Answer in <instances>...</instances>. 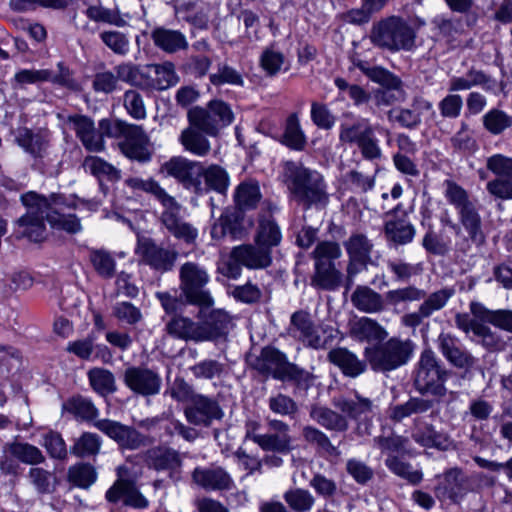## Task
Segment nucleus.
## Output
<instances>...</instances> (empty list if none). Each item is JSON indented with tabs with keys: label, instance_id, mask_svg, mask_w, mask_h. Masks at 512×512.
Masks as SVG:
<instances>
[{
	"label": "nucleus",
	"instance_id": "6ab92c4d",
	"mask_svg": "<svg viewBox=\"0 0 512 512\" xmlns=\"http://www.w3.org/2000/svg\"><path fill=\"white\" fill-rule=\"evenodd\" d=\"M67 121L72 125L76 137L87 151L92 153L104 151L103 133L95 127L93 119L86 115L74 114L69 115Z\"/></svg>",
	"mask_w": 512,
	"mask_h": 512
},
{
	"label": "nucleus",
	"instance_id": "864d4df0",
	"mask_svg": "<svg viewBox=\"0 0 512 512\" xmlns=\"http://www.w3.org/2000/svg\"><path fill=\"white\" fill-rule=\"evenodd\" d=\"M385 465L391 472L411 484H419L423 479V473L420 470L413 469L411 464L402 461L394 455H388Z\"/></svg>",
	"mask_w": 512,
	"mask_h": 512
},
{
	"label": "nucleus",
	"instance_id": "79ce46f5",
	"mask_svg": "<svg viewBox=\"0 0 512 512\" xmlns=\"http://www.w3.org/2000/svg\"><path fill=\"white\" fill-rule=\"evenodd\" d=\"M421 244L427 253L436 256L447 255L452 247V241L445 236L444 231L437 232L431 225L424 234Z\"/></svg>",
	"mask_w": 512,
	"mask_h": 512
},
{
	"label": "nucleus",
	"instance_id": "ddd939ff",
	"mask_svg": "<svg viewBox=\"0 0 512 512\" xmlns=\"http://www.w3.org/2000/svg\"><path fill=\"white\" fill-rule=\"evenodd\" d=\"M184 414L190 424L201 427H209L224 417V411L218 401L203 394L192 396Z\"/></svg>",
	"mask_w": 512,
	"mask_h": 512
},
{
	"label": "nucleus",
	"instance_id": "052dcab7",
	"mask_svg": "<svg viewBox=\"0 0 512 512\" xmlns=\"http://www.w3.org/2000/svg\"><path fill=\"white\" fill-rule=\"evenodd\" d=\"M454 150L462 153H471L476 150L477 143L473 132L466 122H461L459 129L450 139Z\"/></svg>",
	"mask_w": 512,
	"mask_h": 512
},
{
	"label": "nucleus",
	"instance_id": "f3484780",
	"mask_svg": "<svg viewBox=\"0 0 512 512\" xmlns=\"http://www.w3.org/2000/svg\"><path fill=\"white\" fill-rule=\"evenodd\" d=\"M268 432L265 434L252 433V441L265 451L288 453L291 450L289 425L281 420L268 419Z\"/></svg>",
	"mask_w": 512,
	"mask_h": 512
},
{
	"label": "nucleus",
	"instance_id": "9b49d317",
	"mask_svg": "<svg viewBox=\"0 0 512 512\" xmlns=\"http://www.w3.org/2000/svg\"><path fill=\"white\" fill-rule=\"evenodd\" d=\"M255 369L265 375H271L280 381L300 383L305 380L307 373L297 365L289 362L284 353L273 347L262 349L254 364Z\"/></svg>",
	"mask_w": 512,
	"mask_h": 512
},
{
	"label": "nucleus",
	"instance_id": "dca6fc26",
	"mask_svg": "<svg viewBox=\"0 0 512 512\" xmlns=\"http://www.w3.org/2000/svg\"><path fill=\"white\" fill-rule=\"evenodd\" d=\"M230 186V176L225 168L217 164L204 166L200 162L193 191L204 195L211 191L225 196Z\"/></svg>",
	"mask_w": 512,
	"mask_h": 512
},
{
	"label": "nucleus",
	"instance_id": "de8ad7c7",
	"mask_svg": "<svg viewBox=\"0 0 512 512\" xmlns=\"http://www.w3.org/2000/svg\"><path fill=\"white\" fill-rule=\"evenodd\" d=\"M62 409L85 421H92L98 416V410L95 405L89 399L80 395L65 401Z\"/></svg>",
	"mask_w": 512,
	"mask_h": 512
},
{
	"label": "nucleus",
	"instance_id": "f704fd0d",
	"mask_svg": "<svg viewBox=\"0 0 512 512\" xmlns=\"http://www.w3.org/2000/svg\"><path fill=\"white\" fill-rule=\"evenodd\" d=\"M390 0H361V6L348 10L343 19L349 24H367L374 14L379 13Z\"/></svg>",
	"mask_w": 512,
	"mask_h": 512
},
{
	"label": "nucleus",
	"instance_id": "a18cd8bd",
	"mask_svg": "<svg viewBox=\"0 0 512 512\" xmlns=\"http://www.w3.org/2000/svg\"><path fill=\"white\" fill-rule=\"evenodd\" d=\"M355 66L371 81L382 87H397L401 80L387 69L380 66H370L367 62L359 60Z\"/></svg>",
	"mask_w": 512,
	"mask_h": 512
},
{
	"label": "nucleus",
	"instance_id": "f03ea898",
	"mask_svg": "<svg viewBox=\"0 0 512 512\" xmlns=\"http://www.w3.org/2000/svg\"><path fill=\"white\" fill-rule=\"evenodd\" d=\"M444 196L447 202L452 205L458 215V222H454L448 212L440 217L443 227L450 228L459 239L455 243V249L466 254L471 245L483 246L486 242V235L483 230L482 217L476 204L470 199L469 193L453 180H445Z\"/></svg>",
	"mask_w": 512,
	"mask_h": 512
},
{
	"label": "nucleus",
	"instance_id": "58836bf2",
	"mask_svg": "<svg viewBox=\"0 0 512 512\" xmlns=\"http://www.w3.org/2000/svg\"><path fill=\"white\" fill-rule=\"evenodd\" d=\"M342 274L334 264L315 263V273L311 284L323 290H335L341 282Z\"/></svg>",
	"mask_w": 512,
	"mask_h": 512
},
{
	"label": "nucleus",
	"instance_id": "393cba45",
	"mask_svg": "<svg viewBox=\"0 0 512 512\" xmlns=\"http://www.w3.org/2000/svg\"><path fill=\"white\" fill-rule=\"evenodd\" d=\"M350 336L358 341H381L388 336L386 329L376 320L369 317H360L349 323Z\"/></svg>",
	"mask_w": 512,
	"mask_h": 512
},
{
	"label": "nucleus",
	"instance_id": "6e6d98bb",
	"mask_svg": "<svg viewBox=\"0 0 512 512\" xmlns=\"http://www.w3.org/2000/svg\"><path fill=\"white\" fill-rule=\"evenodd\" d=\"M153 66V89L155 90H166L179 81V77L175 72V67L171 62H165L162 65Z\"/></svg>",
	"mask_w": 512,
	"mask_h": 512
},
{
	"label": "nucleus",
	"instance_id": "4d7b16f0",
	"mask_svg": "<svg viewBox=\"0 0 512 512\" xmlns=\"http://www.w3.org/2000/svg\"><path fill=\"white\" fill-rule=\"evenodd\" d=\"M302 437L310 445L329 455L336 454L337 449L331 443L329 437L320 429L306 425L302 428Z\"/></svg>",
	"mask_w": 512,
	"mask_h": 512
},
{
	"label": "nucleus",
	"instance_id": "9d476101",
	"mask_svg": "<svg viewBox=\"0 0 512 512\" xmlns=\"http://www.w3.org/2000/svg\"><path fill=\"white\" fill-rule=\"evenodd\" d=\"M189 124L200 128L208 136H217L221 129L234 120L231 107L222 100H212L206 107H194L188 112Z\"/></svg>",
	"mask_w": 512,
	"mask_h": 512
},
{
	"label": "nucleus",
	"instance_id": "c03bdc74",
	"mask_svg": "<svg viewBox=\"0 0 512 512\" xmlns=\"http://www.w3.org/2000/svg\"><path fill=\"white\" fill-rule=\"evenodd\" d=\"M386 265L397 283H408L413 277L419 276L423 270L420 263L413 264L401 258L389 259Z\"/></svg>",
	"mask_w": 512,
	"mask_h": 512
},
{
	"label": "nucleus",
	"instance_id": "6e6552de",
	"mask_svg": "<svg viewBox=\"0 0 512 512\" xmlns=\"http://www.w3.org/2000/svg\"><path fill=\"white\" fill-rule=\"evenodd\" d=\"M346 117L352 119L351 122L345 121L339 127V140L347 144H356L367 160L379 159L382 151L379 146V140L375 136V127L370 120L363 117H354L347 114Z\"/></svg>",
	"mask_w": 512,
	"mask_h": 512
},
{
	"label": "nucleus",
	"instance_id": "f257e3e1",
	"mask_svg": "<svg viewBox=\"0 0 512 512\" xmlns=\"http://www.w3.org/2000/svg\"><path fill=\"white\" fill-rule=\"evenodd\" d=\"M21 202L26 207V214L18 219V224L24 228L23 235L34 242L45 238V220L51 226L77 233L81 230L80 220L72 214L62 213L66 206L65 198L59 194H51L46 198L34 191L21 196Z\"/></svg>",
	"mask_w": 512,
	"mask_h": 512
},
{
	"label": "nucleus",
	"instance_id": "49530a36",
	"mask_svg": "<svg viewBox=\"0 0 512 512\" xmlns=\"http://www.w3.org/2000/svg\"><path fill=\"white\" fill-rule=\"evenodd\" d=\"M281 239V230L273 219L263 218L260 220L255 237L257 245L270 250L271 247L279 245Z\"/></svg>",
	"mask_w": 512,
	"mask_h": 512
},
{
	"label": "nucleus",
	"instance_id": "4be33fe9",
	"mask_svg": "<svg viewBox=\"0 0 512 512\" xmlns=\"http://www.w3.org/2000/svg\"><path fill=\"white\" fill-rule=\"evenodd\" d=\"M231 259L250 269H261L271 264V251L262 246L240 245L231 251Z\"/></svg>",
	"mask_w": 512,
	"mask_h": 512
},
{
	"label": "nucleus",
	"instance_id": "e2e57ef3",
	"mask_svg": "<svg viewBox=\"0 0 512 512\" xmlns=\"http://www.w3.org/2000/svg\"><path fill=\"white\" fill-rule=\"evenodd\" d=\"M455 290L450 287H445L440 290L434 291L425 296L424 301L420 304L422 309L430 317L435 312L441 310L446 306L450 298L454 295Z\"/></svg>",
	"mask_w": 512,
	"mask_h": 512
},
{
	"label": "nucleus",
	"instance_id": "7c9ffc66",
	"mask_svg": "<svg viewBox=\"0 0 512 512\" xmlns=\"http://www.w3.org/2000/svg\"><path fill=\"white\" fill-rule=\"evenodd\" d=\"M147 461L149 466L158 471H170L175 473L182 464L179 453L170 448H155L148 451Z\"/></svg>",
	"mask_w": 512,
	"mask_h": 512
},
{
	"label": "nucleus",
	"instance_id": "473e14b6",
	"mask_svg": "<svg viewBox=\"0 0 512 512\" xmlns=\"http://www.w3.org/2000/svg\"><path fill=\"white\" fill-rule=\"evenodd\" d=\"M130 160L141 163L150 161L153 146L140 126L130 124Z\"/></svg>",
	"mask_w": 512,
	"mask_h": 512
},
{
	"label": "nucleus",
	"instance_id": "423d86ee",
	"mask_svg": "<svg viewBox=\"0 0 512 512\" xmlns=\"http://www.w3.org/2000/svg\"><path fill=\"white\" fill-rule=\"evenodd\" d=\"M414 342L393 336L365 349L366 359L375 372L387 373L406 365L413 357Z\"/></svg>",
	"mask_w": 512,
	"mask_h": 512
},
{
	"label": "nucleus",
	"instance_id": "20e7f679",
	"mask_svg": "<svg viewBox=\"0 0 512 512\" xmlns=\"http://www.w3.org/2000/svg\"><path fill=\"white\" fill-rule=\"evenodd\" d=\"M130 188L142 190L151 193L164 207L161 214V221L165 228L177 239L187 244L194 243L198 236V230L190 223L180 217L181 206L174 197L160 187L152 180H143L140 178H130Z\"/></svg>",
	"mask_w": 512,
	"mask_h": 512
},
{
	"label": "nucleus",
	"instance_id": "2eb2a0df",
	"mask_svg": "<svg viewBox=\"0 0 512 512\" xmlns=\"http://www.w3.org/2000/svg\"><path fill=\"white\" fill-rule=\"evenodd\" d=\"M289 334L305 346L321 349L326 346V339L321 335V328L314 324L311 316L304 310L294 312L290 318Z\"/></svg>",
	"mask_w": 512,
	"mask_h": 512
},
{
	"label": "nucleus",
	"instance_id": "4468645a",
	"mask_svg": "<svg viewBox=\"0 0 512 512\" xmlns=\"http://www.w3.org/2000/svg\"><path fill=\"white\" fill-rule=\"evenodd\" d=\"M435 496L440 500L460 502L470 490L469 480L459 468H450L436 476Z\"/></svg>",
	"mask_w": 512,
	"mask_h": 512
},
{
	"label": "nucleus",
	"instance_id": "680f3d73",
	"mask_svg": "<svg viewBox=\"0 0 512 512\" xmlns=\"http://www.w3.org/2000/svg\"><path fill=\"white\" fill-rule=\"evenodd\" d=\"M95 271L103 278H112L115 274V261L109 252L103 249L90 251L89 256Z\"/></svg>",
	"mask_w": 512,
	"mask_h": 512
},
{
	"label": "nucleus",
	"instance_id": "13d9d810",
	"mask_svg": "<svg viewBox=\"0 0 512 512\" xmlns=\"http://www.w3.org/2000/svg\"><path fill=\"white\" fill-rule=\"evenodd\" d=\"M100 447V437L97 434L85 432L75 441L71 453L81 458L95 456Z\"/></svg>",
	"mask_w": 512,
	"mask_h": 512
},
{
	"label": "nucleus",
	"instance_id": "a211bd4d",
	"mask_svg": "<svg viewBox=\"0 0 512 512\" xmlns=\"http://www.w3.org/2000/svg\"><path fill=\"white\" fill-rule=\"evenodd\" d=\"M436 344L443 357L458 369L469 370L476 363L475 357L466 349L462 341L450 332H441Z\"/></svg>",
	"mask_w": 512,
	"mask_h": 512
},
{
	"label": "nucleus",
	"instance_id": "bf43d9fd",
	"mask_svg": "<svg viewBox=\"0 0 512 512\" xmlns=\"http://www.w3.org/2000/svg\"><path fill=\"white\" fill-rule=\"evenodd\" d=\"M484 128L493 135H499L512 125V117L499 109H491L483 116Z\"/></svg>",
	"mask_w": 512,
	"mask_h": 512
},
{
	"label": "nucleus",
	"instance_id": "39448f33",
	"mask_svg": "<svg viewBox=\"0 0 512 512\" xmlns=\"http://www.w3.org/2000/svg\"><path fill=\"white\" fill-rule=\"evenodd\" d=\"M369 40L375 47L391 53L411 51L415 47L416 31L404 18L393 15L372 25Z\"/></svg>",
	"mask_w": 512,
	"mask_h": 512
},
{
	"label": "nucleus",
	"instance_id": "e433bc0d",
	"mask_svg": "<svg viewBox=\"0 0 512 512\" xmlns=\"http://www.w3.org/2000/svg\"><path fill=\"white\" fill-rule=\"evenodd\" d=\"M7 451L11 452V456L19 462L28 465H38L45 461V456L41 450L27 442H19L17 440L5 443Z\"/></svg>",
	"mask_w": 512,
	"mask_h": 512
},
{
	"label": "nucleus",
	"instance_id": "ea45409f",
	"mask_svg": "<svg viewBox=\"0 0 512 512\" xmlns=\"http://www.w3.org/2000/svg\"><path fill=\"white\" fill-rule=\"evenodd\" d=\"M167 330L171 335L181 339L196 342L203 341L199 323L193 322L186 317L177 316L172 318L167 324Z\"/></svg>",
	"mask_w": 512,
	"mask_h": 512
},
{
	"label": "nucleus",
	"instance_id": "4c0bfd02",
	"mask_svg": "<svg viewBox=\"0 0 512 512\" xmlns=\"http://www.w3.org/2000/svg\"><path fill=\"white\" fill-rule=\"evenodd\" d=\"M344 247L349 259L359 261L361 266H365L367 261L370 259L373 244L366 235L355 233L344 242Z\"/></svg>",
	"mask_w": 512,
	"mask_h": 512
},
{
	"label": "nucleus",
	"instance_id": "5701e85b",
	"mask_svg": "<svg viewBox=\"0 0 512 512\" xmlns=\"http://www.w3.org/2000/svg\"><path fill=\"white\" fill-rule=\"evenodd\" d=\"M352 305L360 312L377 314L385 310V298L367 285H358L351 294Z\"/></svg>",
	"mask_w": 512,
	"mask_h": 512
},
{
	"label": "nucleus",
	"instance_id": "cd10ccee",
	"mask_svg": "<svg viewBox=\"0 0 512 512\" xmlns=\"http://www.w3.org/2000/svg\"><path fill=\"white\" fill-rule=\"evenodd\" d=\"M161 378L148 369H130V389L142 396L155 395L160 391Z\"/></svg>",
	"mask_w": 512,
	"mask_h": 512
},
{
	"label": "nucleus",
	"instance_id": "c756f323",
	"mask_svg": "<svg viewBox=\"0 0 512 512\" xmlns=\"http://www.w3.org/2000/svg\"><path fill=\"white\" fill-rule=\"evenodd\" d=\"M179 141L186 151L199 157H205L211 150V144L206 134L203 133L200 128L192 124H189V126L181 132Z\"/></svg>",
	"mask_w": 512,
	"mask_h": 512
},
{
	"label": "nucleus",
	"instance_id": "c9c22d12",
	"mask_svg": "<svg viewBox=\"0 0 512 512\" xmlns=\"http://www.w3.org/2000/svg\"><path fill=\"white\" fill-rule=\"evenodd\" d=\"M261 197L258 183L252 180L240 183L234 192L235 204L241 211L256 208Z\"/></svg>",
	"mask_w": 512,
	"mask_h": 512
},
{
	"label": "nucleus",
	"instance_id": "412c9836",
	"mask_svg": "<svg viewBox=\"0 0 512 512\" xmlns=\"http://www.w3.org/2000/svg\"><path fill=\"white\" fill-rule=\"evenodd\" d=\"M200 162L185 157H172L162 165V171L175 178L188 189H194Z\"/></svg>",
	"mask_w": 512,
	"mask_h": 512
},
{
	"label": "nucleus",
	"instance_id": "2f4dec72",
	"mask_svg": "<svg viewBox=\"0 0 512 512\" xmlns=\"http://www.w3.org/2000/svg\"><path fill=\"white\" fill-rule=\"evenodd\" d=\"M328 359L350 377H356L364 372L365 364L355 354L346 348H336L329 352Z\"/></svg>",
	"mask_w": 512,
	"mask_h": 512
},
{
	"label": "nucleus",
	"instance_id": "09e8293b",
	"mask_svg": "<svg viewBox=\"0 0 512 512\" xmlns=\"http://www.w3.org/2000/svg\"><path fill=\"white\" fill-rule=\"evenodd\" d=\"M119 81L128 82V65H119L116 74L110 71L96 74L93 87L96 91L110 93L116 89Z\"/></svg>",
	"mask_w": 512,
	"mask_h": 512
},
{
	"label": "nucleus",
	"instance_id": "a878e982",
	"mask_svg": "<svg viewBox=\"0 0 512 512\" xmlns=\"http://www.w3.org/2000/svg\"><path fill=\"white\" fill-rule=\"evenodd\" d=\"M310 418L323 428L334 432H345L349 428L348 419L329 407L312 405L309 411Z\"/></svg>",
	"mask_w": 512,
	"mask_h": 512
},
{
	"label": "nucleus",
	"instance_id": "7ed1b4c3",
	"mask_svg": "<svg viewBox=\"0 0 512 512\" xmlns=\"http://www.w3.org/2000/svg\"><path fill=\"white\" fill-rule=\"evenodd\" d=\"M282 180L292 198L307 208L327 202L326 184L322 175L305 167L301 162L285 161Z\"/></svg>",
	"mask_w": 512,
	"mask_h": 512
},
{
	"label": "nucleus",
	"instance_id": "774afa93",
	"mask_svg": "<svg viewBox=\"0 0 512 512\" xmlns=\"http://www.w3.org/2000/svg\"><path fill=\"white\" fill-rule=\"evenodd\" d=\"M224 364L213 359L202 360L193 365L190 370L198 379L212 380L220 378L224 372Z\"/></svg>",
	"mask_w": 512,
	"mask_h": 512
},
{
	"label": "nucleus",
	"instance_id": "0e129e2a",
	"mask_svg": "<svg viewBox=\"0 0 512 512\" xmlns=\"http://www.w3.org/2000/svg\"><path fill=\"white\" fill-rule=\"evenodd\" d=\"M239 233L237 219L230 213L222 214L211 228V237L215 240H220L226 236L235 239Z\"/></svg>",
	"mask_w": 512,
	"mask_h": 512
},
{
	"label": "nucleus",
	"instance_id": "338daca9",
	"mask_svg": "<svg viewBox=\"0 0 512 512\" xmlns=\"http://www.w3.org/2000/svg\"><path fill=\"white\" fill-rule=\"evenodd\" d=\"M68 479L80 488H88L96 481V472L90 464H77L69 468Z\"/></svg>",
	"mask_w": 512,
	"mask_h": 512
},
{
	"label": "nucleus",
	"instance_id": "8fccbe9b",
	"mask_svg": "<svg viewBox=\"0 0 512 512\" xmlns=\"http://www.w3.org/2000/svg\"><path fill=\"white\" fill-rule=\"evenodd\" d=\"M425 295L426 292L423 289L414 285H408L387 291L384 298L385 304L396 307L403 303L420 301Z\"/></svg>",
	"mask_w": 512,
	"mask_h": 512
},
{
	"label": "nucleus",
	"instance_id": "69168bd1",
	"mask_svg": "<svg viewBox=\"0 0 512 512\" xmlns=\"http://www.w3.org/2000/svg\"><path fill=\"white\" fill-rule=\"evenodd\" d=\"M84 167L91 174L101 179L115 181L119 179V172L109 163L99 157H87L84 160Z\"/></svg>",
	"mask_w": 512,
	"mask_h": 512
},
{
	"label": "nucleus",
	"instance_id": "aec40b11",
	"mask_svg": "<svg viewBox=\"0 0 512 512\" xmlns=\"http://www.w3.org/2000/svg\"><path fill=\"white\" fill-rule=\"evenodd\" d=\"M193 481L207 491H223L234 488L231 475L220 466L197 467L192 473Z\"/></svg>",
	"mask_w": 512,
	"mask_h": 512
},
{
	"label": "nucleus",
	"instance_id": "5fc2aeb1",
	"mask_svg": "<svg viewBox=\"0 0 512 512\" xmlns=\"http://www.w3.org/2000/svg\"><path fill=\"white\" fill-rule=\"evenodd\" d=\"M283 143L296 151H301L305 148L306 137L300 128L299 120L295 114L290 115L287 119Z\"/></svg>",
	"mask_w": 512,
	"mask_h": 512
},
{
	"label": "nucleus",
	"instance_id": "1a4fd4ad",
	"mask_svg": "<svg viewBox=\"0 0 512 512\" xmlns=\"http://www.w3.org/2000/svg\"><path fill=\"white\" fill-rule=\"evenodd\" d=\"M180 289L186 301L201 307V313L214 304L210 292L205 288L210 277L206 269L194 262L184 263L179 270Z\"/></svg>",
	"mask_w": 512,
	"mask_h": 512
},
{
	"label": "nucleus",
	"instance_id": "f8f14e48",
	"mask_svg": "<svg viewBox=\"0 0 512 512\" xmlns=\"http://www.w3.org/2000/svg\"><path fill=\"white\" fill-rule=\"evenodd\" d=\"M135 254L140 261L160 272L170 271L177 260L178 252L158 246L150 237L138 236Z\"/></svg>",
	"mask_w": 512,
	"mask_h": 512
},
{
	"label": "nucleus",
	"instance_id": "a19ab883",
	"mask_svg": "<svg viewBox=\"0 0 512 512\" xmlns=\"http://www.w3.org/2000/svg\"><path fill=\"white\" fill-rule=\"evenodd\" d=\"M17 143L34 157H43L48 147V137L44 133H33L29 129H22L16 138Z\"/></svg>",
	"mask_w": 512,
	"mask_h": 512
},
{
	"label": "nucleus",
	"instance_id": "c85d7f7f",
	"mask_svg": "<svg viewBox=\"0 0 512 512\" xmlns=\"http://www.w3.org/2000/svg\"><path fill=\"white\" fill-rule=\"evenodd\" d=\"M231 319L223 310H212L199 323L203 341L213 340L225 335L230 327Z\"/></svg>",
	"mask_w": 512,
	"mask_h": 512
},
{
	"label": "nucleus",
	"instance_id": "603ef678",
	"mask_svg": "<svg viewBox=\"0 0 512 512\" xmlns=\"http://www.w3.org/2000/svg\"><path fill=\"white\" fill-rule=\"evenodd\" d=\"M259 64L267 76L273 77L282 70L285 56L274 45H270L262 51Z\"/></svg>",
	"mask_w": 512,
	"mask_h": 512
},
{
	"label": "nucleus",
	"instance_id": "37998d69",
	"mask_svg": "<svg viewBox=\"0 0 512 512\" xmlns=\"http://www.w3.org/2000/svg\"><path fill=\"white\" fill-rule=\"evenodd\" d=\"M434 406V401L430 399L412 397L407 402L394 406L391 409L390 417L395 421H402L404 418L414 414H422Z\"/></svg>",
	"mask_w": 512,
	"mask_h": 512
},
{
	"label": "nucleus",
	"instance_id": "bb28decb",
	"mask_svg": "<svg viewBox=\"0 0 512 512\" xmlns=\"http://www.w3.org/2000/svg\"><path fill=\"white\" fill-rule=\"evenodd\" d=\"M332 404L341 411L347 419L351 418L354 420L371 413L374 407L372 400L361 396L358 392H355L353 397H335L332 400Z\"/></svg>",
	"mask_w": 512,
	"mask_h": 512
},
{
	"label": "nucleus",
	"instance_id": "3c124183",
	"mask_svg": "<svg viewBox=\"0 0 512 512\" xmlns=\"http://www.w3.org/2000/svg\"><path fill=\"white\" fill-rule=\"evenodd\" d=\"M283 499L291 512H309L315 503L314 496L302 488L287 490L283 494Z\"/></svg>",
	"mask_w": 512,
	"mask_h": 512
},
{
	"label": "nucleus",
	"instance_id": "b1692460",
	"mask_svg": "<svg viewBox=\"0 0 512 512\" xmlns=\"http://www.w3.org/2000/svg\"><path fill=\"white\" fill-rule=\"evenodd\" d=\"M386 240L394 246L411 243L416 235L414 225L409 221L406 212L401 217L387 220L384 224Z\"/></svg>",
	"mask_w": 512,
	"mask_h": 512
},
{
	"label": "nucleus",
	"instance_id": "72a5a7b5",
	"mask_svg": "<svg viewBox=\"0 0 512 512\" xmlns=\"http://www.w3.org/2000/svg\"><path fill=\"white\" fill-rule=\"evenodd\" d=\"M152 39L158 48L167 53H175L188 47L185 35L178 30L156 28L152 32Z\"/></svg>",
	"mask_w": 512,
	"mask_h": 512
},
{
	"label": "nucleus",
	"instance_id": "0eeeda50",
	"mask_svg": "<svg viewBox=\"0 0 512 512\" xmlns=\"http://www.w3.org/2000/svg\"><path fill=\"white\" fill-rule=\"evenodd\" d=\"M450 375L451 371L441 364L432 350H424L414 372L415 389L420 394H431L442 398L448 393L445 383Z\"/></svg>",
	"mask_w": 512,
	"mask_h": 512
}]
</instances>
